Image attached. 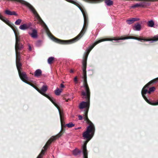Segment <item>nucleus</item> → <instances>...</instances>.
Instances as JSON below:
<instances>
[{"label": "nucleus", "instance_id": "obj_1", "mask_svg": "<svg viewBox=\"0 0 158 158\" xmlns=\"http://www.w3.org/2000/svg\"><path fill=\"white\" fill-rule=\"evenodd\" d=\"M121 37L115 38L113 39H104L99 40L96 41L92 45L89 47L86 50V52L85 53L83 57L82 62L83 76L82 78L83 80V85L84 87L85 91H82L81 92V95L83 96L82 98L85 99L86 102H82L79 106V108L81 109H85L84 110L83 117L85 121L89 125L87 127H95L92 123L89 120L88 117V114L90 106V89L87 83L86 75L87 60L88 55L92 49L98 44L101 42L105 41L118 40H121Z\"/></svg>", "mask_w": 158, "mask_h": 158}, {"label": "nucleus", "instance_id": "obj_2", "mask_svg": "<svg viewBox=\"0 0 158 158\" xmlns=\"http://www.w3.org/2000/svg\"><path fill=\"white\" fill-rule=\"evenodd\" d=\"M84 17L85 23L84 24L82 30L77 36L72 39L68 40H63L56 38L51 34L47 27H46L45 28L46 32L50 38L54 42L57 43L62 44H69L73 43L79 40L83 36L86 31V30H85V28L86 23V20L85 16H84Z\"/></svg>", "mask_w": 158, "mask_h": 158}, {"label": "nucleus", "instance_id": "obj_3", "mask_svg": "<svg viewBox=\"0 0 158 158\" xmlns=\"http://www.w3.org/2000/svg\"><path fill=\"white\" fill-rule=\"evenodd\" d=\"M128 39H133L139 41L143 40L146 41H156L158 40V36H155L152 38H141L133 36H128L125 37L121 36L120 39L122 40H124Z\"/></svg>", "mask_w": 158, "mask_h": 158}, {"label": "nucleus", "instance_id": "obj_4", "mask_svg": "<svg viewBox=\"0 0 158 158\" xmlns=\"http://www.w3.org/2000/svg\"><path fill=\"white\" fill-rule=\"evenodd\" d=\"M51 102L54 104V105L57 108L59 112L60 117V121L61 122V127L63 126L64 122V113L62 110H61L59 106L54 101L52 97H50L48 98Z\"/></svg>", "mask_w": 158, "mask_h": 158}, {"label": "nucleus", "instance_id": "obj_5", "mask_svg": "<svg viewBox=\"0 0 158 158\" xmlns=\"http://www.w3.org/2000/svg\"><path fill=\"white\" fill-rule=\"evenodd\" d=\"M145 87V85L144 86L141 91L142 95L144 99L148 103L150 104V105L153 106L158 105V102H150L145 96V94H146L147 93H148V91L147 89H146V88H148V87Z\"/></svg>", "mask_w": 158, "mask_h": 158}, {"label": "nucleus", "instance_id": "obj_6", "mask_svg": "<svg viewBox=\"0 0 158 158\" xmlns=\"http://www.w3.org/2000/svg\"><path fill=\"white\" fill-rule=\"evenodd\" d=\"M10 27L12 29L15 33V43L22 42V40H20L19 33L16 27L14 24H13Z\"/></svg>", "mask_w": 158, "mask_h": 158}, {"label": "nucleus", "instance_id": "obj_7", "mask_svg": "<svg viewBox=\"0 0 158 158\" xmlns=\"http://www.w3.org/2000/svg\"><path fill=\"white\" fill-rule=\"evenodd\" d=\"M61 127V128L60 132L56 135L55 136H52L47 142L46 144L48 146L50 145L52 141L60 137L64 133V132H63V129L62 128V127Z\"/></svg>", "mask_w": 158, "mask_h": 158}, {"label": "nucleus", "instance_id": "obj_8", "mask_svg": "<svg viewBox=\"0 0 158 158\" xmlns=\"http://www.w3.org/2000/svg\"><path fill=\"white\" fill-rule=\"evenodd\" d=\"M47 86L46 85H44L43 86L41 89H40V91L39 92V93L48 99L50 97L44 93L47 91Z\"/></svg>", "mask_w": 158, "mask_h": 158}, {"label": "nucleus", "instance_id": "obj_9", "mask_svg": "<svg viewBox=\"0 0 158 158\" xmlns=\"http://www.w3.org/2000/svg\"><path fill=\"white\" fill-rule=\"evenodd\" d=\"M24 45L22 42L15 43V52H20V51L24 48Z\"/></svg>", "mask_w": 158, "mask_h": 158}, {"label": "nucleus", "instance_id": "obj_10", "mask_svg": "<svg viewBox=\"0 0 158 158\" xmlns=\"http://www.w3.org/2000/svg\"><path fill=\"white\" fill-rule=\"evenodd\" d=\"M19 75L21 79L24 82L26 83L27 81L28 77L26 73L24 72L21 71L18 72Z\"/></svg>", "mask_w": 158, "mask_h": 158}, {"label": "nucleus", "instance_id": "obj_11", "mask_svg": "<svg viewBox=\"0 0 158 158\" xmlns=\"http://www.w3.org/2000/svg\"><path fill=\"white\" fill-rule=\"evenodd\" d=\"M158 82V77L150 81L145 85V87L149 88L150 85H152L156 84Z\"/></svg>", "mask_w": 158, "mask_h": 158}, {"label": "nucleus", "instance_id": "obj_12", "mask_svg": "<svg viewBox=\"0 0 158 158\" xmlns=\"http://www.w3.org/2000/svg\"><path fill=\"white\" fill-rule=\"evenodd\" d=\"M0 19H1L2 21L5 23L7 25H8L10 27H11L12 25L14 24H13L11 23L7 19H6L5 17H3L0 13Z\"/></svg>", "mask_w": 158, "mask_h": 158}, {"label": "nucleus", "instance_id": "obj_13", "mask_svg": "<svg viewBox=\"0 0 158 158\" xmlns=\"http://www.w3.org/2000/svg\"><path fill=\"white\" fill-rule=\"evenodd\" d=\"M82 149L83 158H88V151L86 148V146H83Z\"/></svg>", "mask_w": 158, "mask_h": 158}, {"label": "nucleus", "instance_id": "obj_14", "mask_svg": "<svg viewBox=\"0 0 158 158\" xmlns=\"http://www.w3.org/2000/svg\"><path fill=\"white\" fill-rule=\"evenodd\" d=\"M144 2H141L139 3H136L135 4L131 6V8H132L135 9L137 7H144L145 6Z\"/></svg>", "mask_w": 158, "mask_h": 158}, {"label": "nucleus", "instance_id": "obj_15", "mask_svg": "<svg viewBox=\"0 0 158 158\" xmlns=\"http://www.w3.org/2000/svg\"><path fill=\"white\" fill-rule=\"evenodd\" d=\"M139 20V19L137 18H132L129 19L127 20L126 21L127 23L128 24H131L135 22L138 21Z\"/></svg>", "mask_w": 158, "mask_h": 158}, {"label": "nucleus", "instance_id": "obj_16", "mask_svg": "<svg viewBox=\"0 0 158 158\" xmlns=\"http://www.w3.org/2000/svg\"><path fill=\"white\" fill-rule=\"evenodd\" d=\"M141 28V25L138 23H135L133 27V29L134 30L137 31H140Z\"/></svg>", "mask_w": 158, "mask_h": 158}, {"label": "nucleus", "instance_id": "obj_17", "mask_svg": "<svg viewBox=\"0 0 158 158\" xmlns=\"http://www.w3.org/2000/svg\"><path fill=\"white\" fill-rule=\"evenodd\" d=\"M64 123H63V126L62 127V128L63 129V132H64V131H65V129H64L63 128V127H65V126H67L69 128H71V127H74V126H75V124H73V123H68L67 124H66V125H65L64 124Z\"/></svg>", "mask_w": 158, "mask_h": 158}, {"label": "nucleus", "instance_id": "obj_18", "mask_svg": "<svg viewBox=\"0 0 158 158\" xmlns=\"http://www.w3.org/2000/svg\"><path fill=\"white\" fill-rule=\"evenodd\" d=\"M42 71L40 69L36 70L34 73V76L36 77L40 76L42 75Z\"/></svg>", "mask_w": 158, "mask_h": 158}, {"label": "nucleus", "instance_id": "obj_19", "mask_svg": "<svg viewBox=\"0 0 158 158\" xmlns=\"http://www.w3.org/2000/svg\"><path fill=\"white\" fill-rule=\"evenodd\" d=\"M29 34L33 38H36L37 37V31L35 29H33L32 31V33H29Z\"/></svg>", "mask_w": 158, "mask_h": 158}, {"label": "nucleus", "instance_id": "obj_20", "mask_svg": "<svg viewBox=\"0 0 158 158\" xmlns=\"http://www.w3.org/2000/svg\"><path fill=\"white\" fill-rule=\"evenodd\" d=\"M81 151L78 149L76 148L73 151V154L75 156H77L80 155L81 153Z\"/></svg>", "mask_w": 158, "mask_h": 158}, {"label": "nucleus", "instance_id": "obj_21", "mask_svg": "<svg viewBox=\"0 0 158 158\" xmlns=\"http://www.w3.org/2000/svg\"><path fill=\"white\" fill-rule=\"evenodd\" d=\"M16 67L18 71V72H19L21 71V67L22 66V64L20 61L18 62L16 61Z\"/></svg>", "mask_w": 158, "mask_h": 158}, {"label": "nucleus", "instance_id": "obj_22", "mask_svg": "<svg viewBox=\"0 0 158 158\" xmlns=\"http://www.w3.org/2000/svg\"><path fill=\"white\" fill-rule=\"evenodd\" d=\"M16 53V61H20V52H15Z\"/></svg>", "mask_w": 158, "mask_h": 158}, {"label": "nucleus", "instance_id": "obj_23", "mask_svg": "<svg viewBox=\"0 0 158 158\" xmlns=\"http://www.w3.org/2000/svg\"><path fill=\"white\" fill-rule=\"evenodd\" d=\"M5 13L7 15H17L16 14L15 11L11 12L9 10H6L5 11Z\"/></svg>", "mask_w": 158, "mask_h": 158}, {"label": "nucleus", "instance_id": "obj_24", "mask_svg": "<svg viewBox=\"0 0 158 158\" xmlns=\"http://www.w3.org/2000/svg\"><path fill=\"white\" fill-rule=\"evenodd\" d=\"M29 28V26L26 24H23L20 26L19 28L22 30H26Z\"/></svg>", "mask_w": 158, "mask_h": 158}, {"label": "nucleus", "instance_id": "obj_25", "mask_svg": "<svg viewBox=\"0 0 158 158\" xmlns=\"http://www.w3.org/2000/svg\"><path fill=\"white\" fill-rule=\"evenodd\" d=\"M62 90V89H60L58 88H57V89L55 91V93L56 95H60Z\"/></svg>", "mask_w": 158, "mask_h": 158}, {"label": "nucleus", "instance_id": "obj_26", "mask_svg": "<svg viewBox=\"0 0 158 158\" xmlns=\"http://www.w3.org/2000/svg\"><path fill=\"white\" fill-rule=\"evenodd\" d=\"M148 25L149 27H153L154 25V23L153 21L152 20L149 21L148 23Z\"/></svg>", "mask_w": 158, "mask_h": 158}, {"label": "nucleus", "instance_id": "obj_27", "mask_svg": "<svg viewBox=\"0 0 158 158\" xmlns=\"http://www.w3.org/2000/svg\"><path fill=\"white\" fill-rule=\"evenodd\" d=\"M54 58L53 57H49L48 60V64H51L54 59Z\"/></svg>", "mask_w": 158, "mask_h": 158}, {"label": "nucleus", "instance_id": "obj_28", "mask_svg": "<svg viewBox=\"0 0 158 158\" xmlns=\"http://www.w3.org/2000/svg\"><path fill=\"white\" fill-rule=\"evenodd\" d=\"M155 89L156 88L155 87H152L150 88L149 89V90L148 91V93L149 94H150L152 92L154 91Z\"/></svg>", "mask_w": 158, "mask_h": 158}, {"label": "nucleus", "instance_id": "obj_29", "mask_svg": "<svg viewBox=\"0 0 158 158\" xmlns=\"http://www.w3.org/2000/svg\"><path fill=\"white\" fill-rule=\"evenodd\" d=\"M42 41L40 40H38L36 42V45L37 46H40L41 45Z\"/></svg>", "mask_w": 158, "mask_h": 158}, {"label": "nucleus", "instance_id": "obj_30", "mask_svg": "<svg viewBox=\"0 0 158 158\" xmlns=\"http://www.w3.org/2000/svg\"><path fill=\"white\" fill-rule=\"evenodd\" d=\"M22 22V20L21 19H18L17 20L15 23V24L16 25H19L20 23H21Z\"/></svg>", "mask_w": 158, "mask_h": 158}, {"label": "nucleus", "instance_id": "obj_31", "mask_svg": "<svg viewBox=\"0 0 158 158\" xmlns=\"http://www.w3.org/2000/svg\"><path fill=\"white\" fill-rule=\"evenodd\" d=\"M74 81L75 84H77L78 82V78L77 76H76L74 78Z\"/></svg>", "mask_w": 158, "mask_h": 158}, {"label": "nucleus", "instance_id": "obj_32", "mask_svg": "<svg viewBox=\"0 0 158 158\" xmlns=\"http://www.w3.org/2000/svg\"><path fill=\"white\" fill-rule=\"evenodd\" d=\"M26 83L31 85V86H32L33 87H34V86H35V85L34 84L31 83V82L28 81L27 82H26Z\"/></svg>", "mask_w": 158, "mask_h": 158}, {"label": "nucleus", "instance_id": "obj_33", "mask_svg": "<svg viewBox=\"0 0 158 158\" xmlns=\"http://www.w3.org/2000/svg\"><path fill=\"white\" fill-rule=\"evenodd\" d=\"M43 156V155L40 153L36 158H42Z\"/></svg>", "mask_w": 158, "mask_h": 158}, {"label": "nucleus", "instance_id": "obj_34", "mask_svg": "<svg viewBox=\"0 0 158 158\" xmlns=\"http://www.w3.org/2000/svg\"><path fill=\"white\" fill-rule=\"evenodd\" d=\"M48 145L46 144L45 145V146L43 148L44 149V150L46 151V150L47 149L48 147Z\"/></svg>", "mask_w": 158, "mask_h": 158}, {"label": "nucleus", "instance_id": "obj_35", "mask_svg": "<svg viewBox=\"0 0 158 158\" xmlns=\"http://www.w3.org/2000/svg\"><path fill=\"white\" fill-rule=\"evenodd\" d=\"M36 90H37L39 92L40 91V89H39L38 88H37L35 85V86L34 87H33Z\"/></svg>", "mask_w": 158, "mask_h": 158}, {"label": "nucleus", "instance_id": "obj_36", "mask_svg": "<svg viewBox=\"0 0 158 158\" xmlns=\"http://www.w3.org/2000/svg\"><path fill=\"white\" fill-rule=\"evenodd\" d=\"M36 90H37L39 92L40 91V89H39L38 88H37L35 85V86L34 87H33Z\"/></svg>", "mask_w": 158, "mask_h": 158}, {"label": "nucleus", "instance_id": "obj_37", "mask_svg": "<svg viewBox=\"0 0 158 158\" xmlns=\"http://www.w3.org/2000/svg\"><path fill=\"white\" fill-rule=\"evenodd\" d=\"M46 152V151L42 149L41 152L40 153L41 154L44 155V154L45 152Z\"/></svg>", "mask_w": 158, "mask_h": 158}, {"label": "nucleus", "instance_id": "obj_38", "mask_svg": "<svg viewBox=\"0 0 158 158\" xmlns=\"http://www.w3.org/2000/svg\"><path fill=\"white\" fill-rule=\"evenodd\" d=\"M78 119L79 120H81L83 118V117L81 115H79L78 116Z\"/></svg>", "mask_w": 158, "mask_h": 158}, {"label": "nucleus", "instance_id": "obj_39", "mask_svg": "<svg viewBox=\"0 0 158 158\" xmlns=\"http://www.w3.org/2000/svg\"><path fill=\"white\" fill-rule=\"evenodd\" d=\"M64 100H65V101L66 102H68L69 101L71 100L70 98H68V99H66L65 98H64Z\"/></svg>", "mask_w": 158, "mask_h": 158}, {"label": "nucleus", "instance_id": "obj_40", "mask_svg": "<svg viewBox=\"0 0 158 158\" xmlns=\"http://www.w3.org/2000/svg\"><path fill=\"white\" fill-rule=\"evenodd\" d=\"M64 85L62 84H61L60 85V87L61 88H64Z\"/></svg>", "mask_w": 158, "mask_h": 158}, {"label": "nucleus", "instance_id": "obj_41", "mask_svg": "<svg viewBox=\"0 0 158 158\" xmlns=\"http://www.w3.org/2000/svg\"><path fill=\"white\" fill-rule=\"evenodd\" d=\"M29 50H30V51H31V50H32L31 48L30 45L29 46Z\"/></svg>", "mask_w": 158, "mask_h": 158}, {"label": "nucleus", "instance_id": "obj_42", "mask_svg": "<svg viewBox=\"0 0 158 158\" xmlns=\"http://www.w3.org/2000/svg\"><path fill=\"white\" fill-rule=\"evenodd\" d=\"M74 72V70L73 69H71L70 70V73H73Z\"/></svg>", "mask_w": 158, "mask_h": 158}, {"label": "nucleus", "instance_id": "obj_43", "mask_svg": "<svg viewBox=\"0 0 158 158\" xmlns=\"http://www.w3.org/2000/svg\"><path fill=\"white\" fill-rule=\"evenodd\" d=\"M81 127H78V128H75V130H77V129H81Z\"/></svg>", "mask_w": 158, "mask_h": 158}, {"label": "nucleus", "instance_id": "obj_44", "mask_svg": "<svg viewBox=\"0 0 158 158\" xmlns=\"http://www.w3.org/2000/svg\"><path fill=\"white\" fill-rule=\"evenodd\" d=\"M20 54H23V52H22L21 53H20Z\"/></svg>", "mask_w": 158, "mask_h": 158}, {"label": "nucleus", "instance_id": "obj_45", "mask_svg": "<svg viewBox=\"0 0 158 158\" xmlns=\"http://www.w3.org/2000/svg\"><path fill=\"white\" fill-rule=\"evenodd\" d=\"M156 1H158V0H156Z\"/></svg>", "mask_w": 158, "mask_h": 158}]
</instances>
